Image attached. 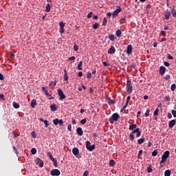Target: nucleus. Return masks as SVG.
<instances>
[{
	"mask_svg": "<svg viewBox=\"0 0 176 176\" xmlns=\"http://www.w3.org/2000/svg\"><path fill=\"white\" fill-rule=\"evenodd\" d=\"M74 52H78L79 50V47L78 46V45H74Z\"/></svg>",
	"mask_w": 176,
	"mask_h": 176,
	"instance_id": "37998d69",
	"label": "nucleus"
},
{
	"mask_svg": "<svg viewBox=\"0 0 176 176\" xmlns=\"http://www.w3.org/2000/svg\"><path fill=\"white\" fill-rule=\"evenodd\" d=\"M42 90L45 93V94L47 96V97H50V94L47 91V87H42Z\"/></svg>",
	"mask_w": 176,
	"mask_h": 176,
	"instance_id": "2eb2a0df",
	"label": "nucleus"
},
{
	"mask_svg": "<svg viewBox=\"0 0 176 176\" xmlns=\"http://www.w3.org/2000/svg\"><path fill=\"white\" fill-rule=\"evenodd\" d=\"M116 35L117 36V38H120V36H122V30H117L116 32Z\"/></svg>",
	"mask_w": 176,
	"mask_h": 176,
	"instance_id": "412c9836",
	"label": "nucleus"
},
{
	"mask_svg": "<svg viewBox=\"0 0 176 176\" xmlns=\"http://www.w3.org/2000/svg\"><path fill=\"white\" fill-rule=\"evenodd\" d=\"M164 64L165 67H170V63L167 61L164 62Z\"/></svg>",
	"mask_w": 176,
	"mask_h": 176,
	"instance_id": "e2e57ef3",
	"label": "nucleus"
},
{
	"mask_svg": "<svg viewBox=\"0 0 176 176\" xmlns=\"http://www.w3.org/2000/svg\"><path fill=\"white\" fill-rule=\"evenodd\" d=\"M50 109L53 112H54L55 111H57V105H56V104H51L50 105Z\"/></svg>",
	"mask_w": 176,
	"mask_h": 176,
	"instance_id": "a211bd4d",
	"label": "nucleus"
},
{
	"mask_svg": "<svg viewBox=\"0 0 176 176\" xmlns=\"http://www.w3.org/2000/svg\"><path fill=\"white\" fill-rule=\"evenodd\" d=\"M166 67L164 66H160V70H159V74L161 75V76H163L164 74H166Z\"/></svg>",
	"mask_w": 176,
	"mask_h": 176,
	"instance_id": "1a4fd4ad",
	"label": "nucleus"
},
{
	"mask_svg": "<svg viewBox=\"0 0 176 176\" xmlns=\"http://www.w3.org/2000/svg\"><path fill=\"white\" fill-rule=\"evenodd\" d=\"M135 137H134V134L133 133H131L129 135V139L131 140V141H134Z\"/></svg>",
	"mask_w": 176,
	"mask_h": 176,
	"instance_id": "c9c22d12",
	"label": "nucleus"
},
{
	"mask_svg": "<svg viewBox=\"0 0 176 176\" xmlns=\"http://www.w3.org/2000/svg\"><path fill=\"white\" fill-rule=\"evenodd\" d=\"M164 175L165 176H170V175H171V170H170L168 169L165 170Z\"/></svg>",
	"mask_w": 176,
	"mask_h": 176,
	"instance_id": "2f4dec72",
	"label": "nucleus"
},
{
	"mask_svg": "<svg viewBox=\"0 0 176 176\" xmlns=\"http://www.w3.org/2000/svg\"><path fill=\"white\" fill-rule=\"evenodd\" d=\"M30 105H31L32 108H35V105H36V100L33 99L31 101V104Z\"/></svg>",
	"mask_w": 176,
	"mask_h": 176,
	"instance_id": "393cba45",
	"label": "nucleus"
},
{
	"mask_svg": "<svg viewBox=\"0 0 176 176\" xmlns=\"http://www.w3.org/2000/svg\"><path fill=\"white\" fill-rule=\"evenodd\" d=\"M59 25L60 28H64L65 27V23H64L63 21L59 23Z\"/></svg>",
	"mask_w": 176,
	"mask_h": 176,
	"instance_id": "49530a36",
	"label": "nucleus"
},
{
	"mask_svg": "<svg viewBox=\"0 0 176 176\" xmlns=\"http://www.w3.org/2000/svg\"><path fill=\"white\" fill-rule=\"evenodd\" d=\"M92 28H94V30H98V28H100V23L96 22V23L93 25Z\"/></svg>",
	"mask_w": 176,
	"mask_h": 176,
	"instance_id": "5701e85b",
	"label": "nucleus"
},
{
	"mask_svg": "<svg viewBox=\"0 0 176 176\" xmlns=\"http://www.w3.org/2000/svg\"><path fill=\"white\" fill-rule=\"evenodd\" d=\"M58 94L59 96V100H65V94H64V91L61 89H58Z\"/></svg>",
	"mask_w": 176,
	"mask_h": 176,
	"instance_id": "0eeeda50",
	"label": "nucleus"
},
{
	"mask_svg": "<svg viewBox=\"0 0 176 176\" xmlns=\"http://www.w3.org/2000/svg\"><path fill=\"white\" fill-rule=\"evenodd\" d=\"M164 19L165 20H170V16H171V12L170 11H166L164 14Z\"/></svg>",
	"mask_w": 176,
	"mask_h": 176,
	"instance_id": "ddd939ff",
	"label": "nucleus"
},
{
	"mask_svg": "<svg viewBox=\"0 0 176 176\" xmlns=\"http://www.w3.org/2000/svg\"><path fill=\"white\" fill-rule=\"evenodd\" d=\"M43 123L45 124V127H49V121L45 120Z\"/></svg>",
	"mask_w": 176,
	"mask_h": 176,
	"instance_id": "09e8293b",
	"label": "nucleus"
},
{
	"mask_svg": "<svg viewBox=\"0 0 176 176\" xmlns=\"http://www.w3.org/2000/svg\"><path fill=\"white\" fill-rule=\"evenodd\" d=\"M75 56H72V57H69V58H68V60H69V61H71V60H75Z\"/></svg>",
	"mask_w": 176,
	"mask_h": 176,
	"instance_id": "774afa93",
	"label": "nucleus"
},
{
	"mask_svg": "<svg viewBox=\"0 0 176 176\" xmlns=\"http://www.w3.org/2000/svg\"><path fill=\"white\" fill-rule=\"evenodd\" d=\"M170 78V74H166V75L165 76V77H164V79H165L166 80H169Z\"/></svg>",
	"mask_w": 176,
	"mask_h": 176,
	"instance_id": "8fccbe9b",
	"label": "nucleus"
},
{
	"mask_svg": "<svg viewBox=\"0 0 176 176\" xmlns=\"http://www.w3.org/2000/svg\"><path fill=\"white\" fill-rule=\"evenodd\" d=\"M107 100L109 101V105H113L115 104V100H111V98H107Z\"/></svg>",
	"mask_w": 176,
	"mask_h": 176,
	"instance_id": "c85d7f7f",
	"label": "nucleus"
},
{
	"mask_svg": "<svg viewBox=\"0 0 176 176\" xmlns=\"http://www.w3.org/2000/svg\"><path fill=\"white\" fill-rule=\"evenodd\" d=\"M87 122V120H86L85 118V119H82V120H80V124H86Z\"/></svg>",
	"mask_w": 176,
	"mask_h": 176,
	"instance_id": "a18cd8bd",
	"label": "nucleus"
},
{
	"mask_svg": "<svg viewBox=\"0 0 176 176\" xmlns=\"http://www.w3.org/2000/svg\"><path fill=\"white\" fill-rule=\"evenodd\" d=\"M116 52V49L113 45L108 50L107 53L108 54H115Z\"/></svg>",
	"mask_w": 176,
	"mask_h": 176,
	"instance_id": "9d476101",
	"label": "nucleus"
},
{
	"mask_svg": "<svg viewBox=\"0 0 176 176\" xmlns=\"http://www.w3.org/2000/svg\"><path fill=\"white\" fill-rule=\"evenodd\" d=\"M3 79H5V77H3V75L0 73V80H3Z\"/></svg>",
	"mask_w": 176,
	"mask_h": 176,
	"instance_id": "69168bd1",
	"label": "nucleus"
},
{
	"mask_svg": "<svg viewBox=\"0 0 176 176\" xmlns=\"http://www.w3.org/2000/svg\"><path fill=\"white\" fill-rule=\"evenodd\" d=\"M122 12V8L120 6H118L116 10L113 12L112 17L113 19H115V17H117V16Z\"/></svg>",
	"mask_w": 176,
	"mask_h": 176,
	"instance_id": "423d86ee",
	"label": "nucleus"
},
{
	"mask_svg": "<svg viewBox=\"0 0 176 176\" xmlns=\"http://www.w3.org/2000/svg\"><path fill=\"white\" fill-rule=\"evenodd\" d=\"M157 153H159V151H157V149L154 150L152 153V156H157Z\"/></svg>",
	"mask_w": 176,
	"mask_h": 176,
	"instance_id": "f704fd0d",
	"label": "nucleus"
},
{
	"mask_svg": "<svg viewBox=\"0 0 176 176\" xmlns=\"http://www.w3.org/2000/svg\"><path fill=\"white\" fill-rule=\"evenodd\" d=\"M35 164H38L39 167H43V161L41 158H36L35 160Z\"/></svg>",
	"mask_w": 176,
	"mask_h": 176,
	"instance_id": "9b49d317",
	"label": "nucleus"
},
{
	"mask_svg": "<svg viewBox=\"0 0 176 176\" xmlns=\"http://www.w3.org/2000/svg\"><path fill=\"white\" fill-rule=\"evenodd\" d=\"M171 13H172V15L173 17H176V11H175V8L173 7L172 9H171Z\"/></svg>",
	"mask_w": 176,
	"mask_h": 176,
	"instance_id": "c756f323",
	"label": "nucleus"
},
{
	"mask_svg": "<svg viewBox=\"0 0 176 176\" xmlns=\"http://www.w3.org/2000/svg\"><path fill=\"white\" fill-rule=\"evenodd\" d=\"M175 120H172L169 122L168 126L170 127V129H173V127L175 126Z\"/></svg>",
	"mask_w": 176,
	"mask_h": 176,
	"instance_id": "f3484780",
	"label": "nucleus"
},
{
	"mask_svg": "<svg viewBox=\"0 0 176 176\" xmlns=\"http://www.w3.org/2000/svg\"><path fill=\"white\" fill-rule=\"evenodd\" d=\"M166 160H167L162 158V160L160 162V168H162V167H163L164 166V165H163V163H164V162H166Z\"/></svg>",
	"mask_w": 176,
	"mask_h": 176,
	"instance_id": "cd10ccee",
	"label": "nucleus"
},
{
	"mask_svg": "<svg viewBox=\"0 0 176 176\" xmlns=\"http://www.w3.org/2000/svg\"><path fill=\"white\" fill-rule=\"evenodd\" d=\"M119 119H120V116H119L118 113H115L109 118V121L111 124H113V123H115V122H118Z\"/></svg>",
	"mask_w": 176,
	"mask_h": 176,
	"instance_id": "f257e3e1",
	"label": "nucleus"
},
{
	"mask_svg": "<svg viewBox=\"0 0 176 176\" xmlns=\"http://www.w3.org/2000/svg\"><path fill=\"white\" fill-rule=\"evenodd\" d=\"M109 41H111V42H114L115 39H116V37H115V34H110L109 36Z\"/></svg>",
	"mask_w": 176,
	"mask_h": 176,
	"instance_id": "4be33fe9",
	"label": "nucleus"
},
{
	"mask_svg": "<svg viewBox=\"0 0 176 176\" xmlns=\"http://www.w3.org/2000/svg\"><path fill=\"white\" fill-rule=\"evenodd\" d=\"M140 131V128H136L135 129L133 130V131L131 132L132 134H135V133H138Z\"/></svg>",
	"mask_w": 176,
	"mask_h": 176,
	"instance_id": "e433bc0d",
	"label": "nucleus"
},
{
	"mask_svg": "<svg viewBox=\"0 0 176 176\" xmlns=\"http://www.w3.org/2000/svg\"><path fill=\"white\" fill-rule=\"evenodd\" d=\"M107 23H108V20L107 19V18H104L103 19V22H102V25L103 26L107 25Z\"/></svg>",
	"mask_w": 176,
	"mask_h": 176,
	"instance_id": "58836bf2",
	"label": "nucleus"
},
{
	"mask_svg": "<svg viewBox=\"0 0 176 176\" xmlns=\"http://www.w3.org/2000/svg\"><path fill=\"white\" fill-rule=\"evenodd\" d=\"M50 174L52 176H58L61 174V172L58 169H53L50 171Z\"/></svg>",
	"mask_w": 176,
	"mask_h": 176,
	"instance_id": "6e6552de",
	"label": "nucleus"
},
{
	"mask_svg": "<svg viewBox=\"0 0 176 176\" xmlns=\"http://www.w3.org/2000/svg\"><path fill=\"white\" fill-rule=\"evenodd\" d=\"M144 142H145L144 138L138 140V144H144Z\"/></svg>",
	"mask_w": 176,
	"mask_h": 176,
	"instance_id": "473e14b6",
	"label": "nucleus"
},
{
	"mask_svg": "<svg viewBox=\"0 0 176 176\" xmlns=\"http://www.w3.org/2000/svg\"><path fill=\"white\" fill-rule=\"evenodd\" d=\"M72 125H71V124H69L67 126V130H68L69 131H72Z\"/></svg>",
	"mask_w": 176,
	"mask_h": 176,
	"instance_id": "603ef678",
	"label": "nucleus"
},
{
	"mask_svg": "<svg viewBox=\"0 0 176 176\" xmlns=\"http://www.w3.org/2000/svg\"><path fill=\"white\" fill-rule=\"evenodd\" d=\"M91 76H92L91 73H88V74H87V79H91Z\"/></svg>",
	"mask_w": 176,
	"mask_h": 176,
	"instance_id": "6e6d98bb",
	"label": "nucleus"
},
{
	"mask_svg": "<svg viewBox=\"0 0 176 176\" xmlns=\"http://www.w3.org/2000/svg\"><path fill=\"white\" fill-rule=\"evenodd\" d=\"M129 100H131V96H127V98H126V102H127V105H129Z\"/></svg>",
	"mask_w": 176,
	"mask_h": 176,
	"instance_id": "4d7b16f0",
	"label": "nucleus"
},
{
	"mask_svg": "<svg viewBox=\"0 0 176 176\" xmlns=\"http://www.w3.org/2000/svg\"><path fill=\"white\" fill-rule=\"evenodd\" d=\"M82 65H83V62L80 60L78 65V69H79V71H82V69H83L82 68Z\"/></svg>",
	"mask_w": 176,
	"mask_h": 176,
	"instance_id": "bb28decb",
	"label": "nucleus"
},
{
	"mask_svg": "<svg viewBox=\"0 0 176 176\" xmlns=\"http://www.w3.org/2000/svg\"><path fill=\"white\" fill-rule=\"evenodd\" d=\"M109 166L110 167H113V166H115V161L113 160L109 161Z\"/></svg>",
	"mask_w": 176,
	"mask_h": 176,
	"instance_id": "72a5a7b5",
	"label": "nucleus"
},
{
	"mask_svg": "<svg viewBox=\"0 0 176 176\" xmlns=\"http://www.w3.org/2000/svg\"><path fill=\"white\" fill-rule=\"evenodd\" d=\"M176 89V85L175 84H172L171 87H170V89L172 91H175Z\"/></svg>",
	"mask_w": 176,
	"mask_h": 176,
	"instance_id": "4c0bfd02",
	"label": "nucleus"
},
{
	"mask_svg": "<svg viewBox=\"0 0 176 176\" xmlns=\"http://www.w3.org/2000/svg\"><path fill=\"white\" fill-rule=\"evenodd\" d=\"M50 9H52V7L50 6V4H47V6H45V11L47 12H50Z\"/></svg>",
	"mask_w": 176,
	"mask_h": 176,
	"instance_id": "7c9ffc66",
	"label": "nucleus"
},
{
	"mask_svg": "<svg viewBox=\"0 0 176 176\" xmlns=\"http://www.w3.org/2000/svg\"><path fill=\"white\" fill-rule=\"evenodd\" d=\"M154 116H157L159 115V109H156L153 113Z\"/></svg>",
	"mask_w": 176,
	"mask_h": 176,
	"instance_id": "a19ab883",
	"label": "nucleus"
},
{
	"mask_svg": "<svg viewBox=\"0 0 176 176\" xmlns=\"http://www.w3.org/2000/svg\"><path fill=\"white\" fill-rule=\"evenodd\" d=\"M91 16H93V12H91L87 14V19H91Z\"/></svg>",
	"mask_w": 176,
	"mask_h": 176,
	"instance_id": "864d4df0",
	"label": "nucleus"
},
{
	"mask_svg": "<svg viewBox=\"0 0 176 176\" xmlns=\"http://www.w3.org/2000/svg\"><path fill=\"white\" fill-rule=\"evenodd\" d=\"M149 112H151V110L149 109H148L144 114V116H146V118H148V116H149Z\"/></svg>",
	"mask_w": 176,
	"mask_h": 176,
	"instance_id": "de8ad7c7",
	"label": "nucleus"
},
{
	"mask_svg": "<svg viewBox=\"0 0 176 176\" xmlns=\"http://www.w3.org/2000/svg\"><path fill=\"white\" fill-rule=\"evenodd\" d=\"M168 60H174V57L170 54H168Z\"/></svg>",
	"mask_w": 176,
	"mask_h": 176,
	"instance_id": "3c124183",
	"label": "nucleus"
},
{
	"mask_svg": "<svg viewBox=\"0 0 176 176\" xmlns=\"http://www.w3.org/2000/svg\"><path fill=\"white\" fill-rule=\"evenodd\" d=\"M170 156V151H166L164 154L162 155V158L167 160L168 159V157Z\"/></svg>",
	"mask_w": 176,
	"mask_h": 176,
	"instance_id": "4468645a",
	"label": "nucleus"
},
{
	"mask_svg": "<svg viewBox=\"0 0 176 176\" xmlns=\"http://www.w3.org/2000/svg\"><path fill=\"white\" fill-rule=\"evenodd\" d=\"M152 171H153V170L152 169V166H149L148 168H147V172L148 173H152Z\"/></svg>",
	"mask_w": 176,
	"mask_h": 176,
	"instance_id": "79ce46f5",
	"label": "nucleus"
},
{
	"mask_svg": "<svg viewBox=\"0 0 176 176\" xmlns=\"http://www.w3.org/2000/svg\"><path fill=\"white\" fill-rule=\"evenodd\" d=\"M86 148L89 151V152H92V151H94L96 149V144H92L90 141H87L86 142Z\"/></svg>",
	"mask_w": 176,
	"mask_h": 176,
	"instance_id": "f03ea898",
	"label": "nucleus"
},
{
	"mask_svg": "<svg viewBox=\"0 0 176 176\" xmlns=\"http://www.w3.org/2000/svg\"><path fill=\"white\" fill-rule=\"evenodd\" d=\"M76 133L78 135H80V136L83 135V130L80 127L77 128Z\"/></svg>",
	"mask_w": 176,
	"mask_h": 176,
	"instance_id": "dca6fc26",
	"label": "nucleus"
},
{
	"mask_svg": "<svg viewBox=\"0 0 176 176\" xmlns=\"http://www.w3.org/2000/svg\"><path fill=\"white\" fill-rule=\"evenodd\" d=\"M64 80H65L67 82V80H68V73L67 72V69H64Z\"/></svg>",
	"mask_w": 176,
	"mask_h": 176,
	"instance_id": "b1692460",
	"label": "nucleus"
},
{
	"mask_svg": "<svg viewBox=\"0 0 176 176\" xmlns=\"http://www.w3.org/2000/svg\"><path fill=\"white\" fill-rule=\"evenodd\" d=\"M136 137H137V138H139V137H141V131H140L137 133Z\"/></svg>",
	"mask_w": 176,
	"mask_h": 176,
	"instance_id": "680f3d73",
	"label": "nucleus"
},
{
	"mask_svg": "<svg viewBox=\"0 0 176 176\" xmlns=\"http://www.w3.org/2000/svg\"><path fill=\"white\" fill-rule=\"evenodd\" d=\"M13 150L14 151L16 155L19 154V152L17 151V148H16V146H12Z\"/></svg>",
	"mask_w": 176,
	"mask_h": 176,
	"instance_id": "5fc2aeb1",
	"label": "nucleus"
},
{
	"mask_svg": "<svg viewBox=\"0 0 176 176\" xmlns=\"http://www.w3.org/2000/svg\"><path fill=\"white\" fill-rule=\"evenodd\" d=\"M128 105L129 104H127V102H126L125 105H124L123 107L121 109L120 112H123V111H124V109L127 108Z\"/></svg>",
	"mask_w": 176,
	"mask_h": 176,
	"instance_id": "ea45409f",
	"label": "nucleus"
},
{
	"mask_svg": "<svg viewBox=\"0 0 176 176\" xmlns=\"http://www.w3.org/2000/svg\"><path fill=\"white\" fill-rule=\"evenodd\" d=\"M78 76H79L80 78H81V76H83V73L82 72H79L78 73Z\"/></svg>",
	"mask_w": 176,
	"mask_h": 176,
	"instance_id": "0e129e2a",
	"label": "nucleus"
},
{
	"mask_svg": "<svg viewBox=\"0 0 176 176\" xmlns=\"http://www.w3.org/2000/svg\"><path fill=\"white\" fill-rule=\"evenodd\" d=\"M164 100H165V101H170V96H165Z\"/></svg>",
	"mask_w": 176,
	"mask_h": 176,
	"instance_id": "338daca9",
	"label": "nucleus"
},
{
	"mask_svg": "<svg viewBox=\"0 0 176 176\" xmlns=\"http://www.w3.org/2000/svg\"><path fill=\"white\" fill-rule=\"evenodd\" d=\"M53 123L55 126H57L58 124H59L60 127L64 126V121H63V120H59L58 118L54 119Z\"/></svg>",
	"mask_w": 176,
	"mask_h": 176,
	"instance_id": "39448f33",
	"label": "nucleus"
},
{
	"mask_svg": "<svg viewBox=\"0 0 176 176\" xmlns=\"http://www.w3.org/2000/svg\"><path fill=\"white\" fill-rule=\"evenodd\" d=\"M160 34V35H162L163 36H166V32H164L163 30H162Z\"/></svg>",
	"mask_w": 176,
	"mask_h": 176,
	"instance_id": "13d9d810",
	"label": "nucleus"
},
{
	"mask_svg": "<svg viewBox=\"0 0 176 176\" xmlns=\"http://www.w3.org/2000/svg\"><path fill=\"white\" fill-rule=\"evenodd\" d=\"M89 175V170H85L83 173V175L82 176H87Z\"/></svg>",
	"mask_w": 176,
	"mask_h": 176,
	"instance_id": "bf43d9fd",
	"label": "nucleus"
},
{
	"mask_svg": "<svg viewBox=\"0 0 176 176\" xmlns=\"http://www.w3.org/2000/svg\"><path fill=\"white\" fill-rule=\"evenodd\" d=\"M135 129H137V124H131L129 125V130L133 131V130H135Z\"/></svg>",
	"mask_w": 176,
	"mask_h": 176,
	"instance_id": "6ab92c4d",
	"label": "nucleus"
},
{
	"mask_svg": "<svg viewBox=\"0 0 176 176\" xmlns=\"http://www.w3.org/2000/svg\"><path fill=\"white\" fill-rule=\"evenodd\" d=\"M12 105L15 109H19V108H20V104L16 102H13Z\"/></svg>",
	"mask_w": 176,
	"mask_h": 176,
	"instance_id": "a878e982",
	"label": "nucleus"
},
{
	"mask_svg": "<svg viewBox=\"0 0 176 176\" xmlns=\"http://www.w3.org/2000/svg\"><path fill=\"white\" fill-rule=\"evenodd\" d=\"M103 65H104V67H109L110 64L108 63H107V62H103Z\"/></svg>",
	"mask_w": 176,
	"mask_h": 176,
	"instance_id": "052dcab7",
	"label": "nucleus"
},
{
	"mask_svg": "<svg viewBox=\"0 0 176 176\" xmlns=\"http://www.w3.org/2000/svg\"><path fill=\"white\" fill-rule=\"evenodd\" d=\"M32 155H35L36 153V148H32L31 149Z\"/></svg>",
	"mask_w": 176,
	"mask_h": 176,
	"instance_id": "c03bdc74",
	"label": "nucleus"
},
{
	"mask_svg": "<svg viewBox=\"0 0 176 176\" xmlns=\"http://www.w3.org/2000/svg\"><path fill=\"white\" fill-rule=\"evenodd\" d=\"M47 156H49L50 160H52V162H53L54 167H58V164H57V160L53 157V155H52V153L47 152Z\"/></svg>",
	"mask_w": 176,
	"mask_h": 176,
	"instance_id": "20e7f679",
	"label": "nucleus"
},
{
	"mask_svg": "<svg viewBox=\"0 0 176 176\" xmlns=\"http://www.w3.org/2000/svg\"><path fill=\"white\" fill-rule=\"evenodd\" d=\"M72 153L73 155H79V149L78 148H74L72 149Z\"/></svg>",
	"mask_w": 176,
	"mask_h": 176,
	"instance_id": "aec40b11",
	"label": "nucleus"
},
{
	"mask_svg": "<svg viewBox=\"0 0 176 176\" xmlns=\"http://www.w3.org/2000/svg\"><path fill=\"white\" fill-rule=\"evenodd\" d=\"M126 90L128 94H131L133 93V85H131V80H130L126 82Z\"/></svg>",
	"mask_w": 176,
	"mask_h": 176,
	"instance_id": "7ed1b4c3",
	"label": "nucleus"
},
{
	"mask_svg": "<svg viewBox=\"0 0 176 176\" xmlns=\"http://www.w3.org/2000/svg\"><path fill=\"white\" fill-rule=\"evenodd\" d=\"M133 53V45H128L126 47V54H131Z\"/></svg>",
	"mask_w": 176,
	"mask_h": 176,
	"instance_id": "f8f14e48",
	"label": "nucleus"
}]
</instances>
